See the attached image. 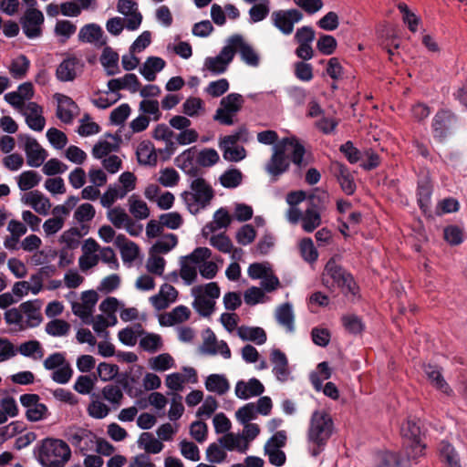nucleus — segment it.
<instances>
[{"label":"nucleus","mask_w":467,"mask_h":467,"mask_svg":"<svg viewBox=\"0 0 467 467\" xmlns=\"http://www.w3.org/2000/svg\"><path fill=\"white\" fill-rule=\"evenodd\" d=\"M273 150V155L265 165V171L274 178V181L287 171L290 160L297 166L303 163L305 149L295 138L284 139L275 145Z\"/></svg>","instance_id":"f257e3e1"},{"label":"nucleus","mask_w":467,"mask_h":467,"mask_svg":"<svg viewBox=\"0 0 467 467\" xmlns=\"http://www.w3.org/2000/svg\"><path fill=\"white\" fill-rule=\"evenodd\" d=\"M33 457L41 467H65L71 459V449L63 440L47 437L33 448Z\"/></svg>","instance_id":"f03ea898"},{"label":"nucleus","mask_w":467,"mask_h":467,"mask_svg":"<svg viewBox=\"0 0 467 467\" xmlns=\"http://www.w3.org/2000/svg\"><path fill=\"white\" fill-rule=\"evenodd\" d=\"M333 432V420L325 410L313 412L307 431L308 451L313 457L318 456Z\"/></svg>","instance_id":"7ed1b4c3"},{"label":"nucleus","mask_w":467,"mask_h":467,"mask_svg":"<svg viewBox=\"0 0 467 467\" xmlns=\"http://www.w3.org/2000/svg\"><path fill=\"white\" fill-rule=\"evenodd\" d=\"M5 320L19 331L38 327L43 321L40 301L29 300L6 310Z\"/></svg>","instance_id":"20e7f679"},{"label":"nucleus","mask_w":467,"mask_h":467,"mask_svg":"<svg viewBox=\"0 0 467 467\" xmlns=\"http://www.w3.org/2000/svg\"><path fill=\"white\" fill-rule=\"evenodd\" d=\"M214 192L212 186L202 178H195L191 182V190L182 193V198L191 213H198L206 208L213 198Z\"/></svg>","instance_id":"39448f33"},{"label":"nucleus","mask_w":467,"mask_h":467,"mask_svg":"<svg viewBox=\"0 0 467 467\" xmlns=\"http://www.w3.org/2000/svg\"><path fill=\"white\" fill-rule=\"evenodd\" d=\"M323 284L328 288H339L345 295L356 294V283L350 274L344 270L335 258L328 260L323 273Z\"/></svg>","instance_id":"423d86ee"},{"label":"nucleus","mask_w":467,"mask_h":467,"mask_svg":"<svg viewBox=\"0 0 467 467\" xmlns=\"http://www.w3.org/2000/svg\"><path fill=\"white\" fill-rule=\"evenodd\" d=\"M221 290L217 283L196 285L192 289L193 308L202 317H209L214 311L215 300L220 297Z\"/></svg>","instance_id":"0eeeda50"},{"label":"nucleus","mask_w":467,"mask_h":467,"mask_svg":"<svg viewBox=\"0 0 467 467\" xmlns=\"http://www.w3.org/2000/svg\"><path fill=\"white\" fill-rule=\"evenodd\" d=\"M212 257V251L207 247H197L190 254L180 259V276L183 282L190 285L198 277L199 262Z\"/></svg>","instance_id":"6e6552de"},{"label":"nucleus","mask_w":467,"mask_h":467,"mask_svg":"<svg viewBox=\"0 0 467 467\" xmlns=\"http://www.w3.org/2000/svg\"><path fill=\"white\" fill-rule=\"evenodd\" d=\"M244 103V99L241 94H228L221 99L213 115V120L226 126L234 124V117L242 109Z\"/></svg>","instance_id":"1a4fd4ad"},{"label":"nucleus","mask_w":467,"mask_h":467,"mask_svg":"<svg viewBox=\"0 0 467 467\" xmlns=\"http://www.w3.org/2000/svg\"><path fill=\"white\" fill-rule=\"evenodd\" d=\"M65 436L83 454L93 451L97 447L96 436L88 429L72 426L66 431Z\"/></svg>","instance_id":"9d476101"},{"label":"nucleus","mask_w":467,"mask_h":467,"mask_svg":"<svg viewBox=\"0 0 467 467\" xmlns=\"http://www.w3.org/2000/svg\"><path fill=\"white\" fill-rule=\"evenodd\" d=\"M286 443V433L285 431L275 432L265 444V454L272 465L281 467L285 463L286 456L282 451Z\"/></svg>","instance_id":"9b49d317"},{"label":"nucleus","mask_w":467,"mask_h":467,"mask_svg":"<svg viewBox=\"0 0 467 467\" xmlns=\"http://www.w3.org/2000/svg\"><path fill=\"white\" fill-rule=\"evenodd\" d=\"M234 60V51L229 46L228 40L219 54L215 57H207L203 61L202 70L209 71L213 76L226 72L229 65Z\"/></svg>","instance_id":"f8f14e48"},{"label":"nucleus","mask_w":467,"mask_h":467,"mask_svg":"<svg viewBox=\"0 0 467 467\" xmlns=\"http://www.w3.org/2000/svg\"><path fill=\"white\" fill-rule=\"evenodd\" d=\"M18 140L25 150L27 165L33 168L40 167L47 158V150L29 135L20 134Z\"/></svg>","instance_id":"ddd939ff"},{"label":"nucleus","mask_w":467,"mask_h":467,"mask_svg":"<svg viewBox=\"0 0 467 467\" xmlns=\"http://www.w3.org/2000/svg\"><path fill=\"white\" fill-rule=\"evenodd\" d=\"M45 21L44 14L37 8L26 9L20 18L23 33L29 39H35L42 35Z\"/></svg>","instance_id":"4468645a"},{"label":"nucleus","mask_w":467,"mask_h":467,"mask_svg":"<svg viewBox=\"0 0 467 467\" xmlns=\"http://www.w3.org/2000/svg\"><path fill=\"white\" fill-rule=\"evenodd\" d=\"M302 19L303 14L297 9L276 10L271 15L273 26L285 36L291 35L295 24Z\"/></svg>","instance_id":"2eb2a0df"},{"label":"nucleus","mask_w":467,"mask_h":467,"mask_svg":"<svg viewBox=\"0 0 467 467\" xmlns=\"http://www.w3.org/2000/svg\"><path fill=\"white\" fill-rule=\"evenodd\" d=\"M19 400L21 405L26 408V416L29 421L43 420L49 415L47 407L40 402L37 394H23Z\"/></svg>","instance_id":"dca6fc26"},{"label":"nucleus","mask_w":467,"mask_h":467,"mask_svg":"<svg viewBox=\"0 0 467 467\" xmlns=\"http://www.w3.org/2000/svg\"><path fill=\"white\" fill-rule=\"evenodd\" d=\"M229 46L234 51V57L238 52L241 59L248 66L256 67L260 63V57L254 47L244 41L242 36L234 35L228 38Z\"/></svg>","instance_id":"f3484780"},{"label":"nucleus","mask_w":467,"mask_h":467,"mask_svg":"<svg viewBox=\"0 0 467 467\" xmlns=\"http://www.w3.org/2000/svg\"><path fill=\"white\" fill-rule=\"evenodd\" d=\"M200 349L205 355H221L225 359L231 358V350L227 343L223 340H218L214 333L209 328L203 335V342Z\"/></svg>","instance_id":"a211bd4d"},{"label":"nucleus","mask_w":467,"mask_h":467,"mask_svg":"<svg viewBox=\"0 0 467 467\" xmlns=\"http://www.w3.org/2000/svg\"><path fill=\"white\" fill-rule=\"evenodd\" d=\"M83 67L84 63L80 58L69 56L57 66L56 76L58 80L63 82L73 81L81 74Z\"/></svg>","instance_id":"6ab92c4d"},{"label":"nucleus","mask_w":467,"mask_h":467,"mask_svg":"<svg viewBox=\"0 0 467 467\" xmlns=\"http://www.w3.org/2000/svg\"><path fill=\"white\" fill-rule=\"evenodd\" d=\"M269 358L273 366L272 372L276 380L284 383L292 379L288 359L284 352L278 348H273Z\"/></svg>","instance_id":"aec40b11"},{"label":"nucleus","mask_w":467,"mask_h":467,"mask_svg":"<svg viewBox=\"0 0 467 467\" xmlns=\"http://www.w3.org/2000/svg\"><path fill=\"white\" fill-rule=\"evenodd\" d=\"M24 116L26 125L35 131H42L46 125L43 108L36 102L29 101L20 112Z\"/></svg>","instance_id":"412c9836"},{"label":"nucleus","mask_w":467,"mask_h":467,"mask_svg":"<svg viewBox=\"0 0 467 467\" xmlns=\"http://www.w3.org/2000/svg\"><path fill=\"white\" fill-rule=\"evenodd\" d=\"M21 202L40 215H47L51 208L49 199L38 191H30L24 193Z\"/></svg>","instance_id":"4be33fe9"},{"label":"nucleus","mask_w":467,"mask_h":467,"mask_svg":"<svg viewBox=\"0 0 467 467\" xmlns=\"http://www.w3.org/2000/svg\"><path fill=\"white\" fill-rule=\"evenodd\" d=\"M54 99L57 103V117L66 124L71 123L78 109L77 104L71 98L60 93H56Z\"/></svg>","instance_id":"5701e85b"},{"label":"nucleus","mask_w":467,"mask_h":467,"mask_svg":"<svg viewBox=\"0 0 467 467\" xmlns=\"http://www.w3.org/2000/svg\"><path fill=\"white\" fill-rule=\"evenodd\" d=\"M82 250L83 254L78 261L79 267L82 271H87L97 265L99 261V244L94 239L88 238L84 242Z\"/></svg>","instance_id":"b1692460"},{"label":"nucleus","mask_w":467,"mask_h":467,"mask_svg":"<svg viewBox=\"0 0 467 467\" xmlns=\"http://www.w3.org/2000/svg\"><path fill=\"white\" fill-rule=\"evenodd\" d=\"M264 391V385L255 378H252L247 381L239 380L234 389L236 397L241 400H248L253 397L260 396Z\"/></svg>","instance_id":"393cba45"},{"label":"nucleus","mask_w":467,"mask_h":467,"mask_svg":"<svg viewBox=\"0 0 467 467\" xmlns=\"http://www.w3.org/2000/svg\"><path fill=\"white\" fill-rule=\"evenodd\" d=\"M52 215L53 217L43 223V230L47 236L54 235L63 228L68 212L63 206H55L52 209Z\"/></svg>","instance_id":"a878e982"},{"label":"nucleus","mask_w":467,"mask_h":467,"mask_svg":"<svg viewBox=\"0 0 467 467\" xmlns=\"http://www.w3.org/2000/svg\"><path fill=\"white\" fill-rule=\"evenodd\" d=\"M177 296L178 291L171 285L164 284L157 295L150 297V301L157 310H162L175 302Z\"/></svg>","instance_id":"bb28decb"},{"label":"nucleus","mask_w":467,"mask_h":467,"mask_svg":"<svg viewBox=\"0 0 467 467\" xmlns=\"http://www.w3.org/2000/svg\"><path fill=\"white\" fill-rule=\"evenodd\" d=\"M140 81L133 73H128L122 78H112L108 82V88L110 93H119V90L127 89L131 93L140 90Z\"/></svg>","instance_id":"cd10ccee"},{"label":"nucleus","mask_w":467,"mask_h":467,"mask_svg":"<svg viewBox=\"0 0 467 467\" xmlns=\"http://www.w3.org/2000/svg\"><path fill=\"white\" fill-rule=\"evenodd\" d=\"M115 245L119 249L124 263L134 262L140 254L139 246L130 241L124 234H118L115 238Z\"/></svg>","instance_id":"c85d7f7f"},{"label":"nucleus","mask_w":467,"mask_h":467,"mask_svg":"<svg viewBox=\"0 0 467 467\" xmlns=\"http://www.w3.org/2000/svg\"><path fill=\"white\" fill-rule=\"evenodd\" d=\"M220 445L230 451H235L240 453H246L249 444L241 434L228 432L218 440Z\"/></svg>","instance_id":"c756f323"},{"label":"nucleus","mask_w":467,"mask_h":467,"mask_svg":"<svg viewBox=\"0 0 467 467\" xmlns=\"http://www.w3.org/2000/svg\"><path fill=\"white\" fill-rule=\"evenodd\" d=\"M191 310L185 306H178L171 312L161 315L159 321L161 326L171 327L190 318Z\"/></svg>","instance_id":"7c9ffc66"},{"label":"nucleus","mask_w":467,"mask_h":467,"mask_svg":"<svg viewBox=\"0 0 467 467\" xmlns=\"http://www.w3.org/2000/svg\"><path fill=\"white\" fill-rule=\"evenodd\" d=\"M136 156L140 164L154 166L157 163L158 155L150 140H142L138 144Z\"/></svg>","instance_id":"2f4dec72"},{"label":"nucleus","mask_w":467,"mask_h":467,"mask_svg":"<svg viewBox=\"0 0 467 467\" xmlns=\"http://www.w3.org/2000/svg\"><path fill=\"white\" fill-rule=\"evenodd\" d=\"M236 333L243 341H252L256 345H263L267 339L265 331L259 327L241 326Z\"/></svg>","instance_id":"473e14b6"},{"label":"nucleus","mask_w":467,"mask_h":467,"mask_svg":"<svg viewBox=\"0 0 467 467\" xmlns=\"http://www.w3.org/2000/svg\"><path fill=\"white\" fill-rule=\"evenodd\" d=\"M166 66L164 59L159 57H149L140 67V73L148 81H153L156 74L161 72Z\"/></svg>","instance_id":"72a5a7b5"},{"label":"nucleus","mask_w":467,"mask_h":467,"mask_svg":"<svg viewBox=\"0 0 467 467\" xmlns=\"http://www.w3.org/2000/svg\"><path fill=\"white\" fill-rule=\"evenodd\" d=\"M336 176L342 191L348 195H352L356 191V183L349 170L345 165L337 163Z\"/></svg>","instance_id":"f704fd0d"},{"label":"nucleus","mask_w":467,"mask_h":467,"mask_svg":"<svg viewBox=\"0 0 467 467\" xmlns=\"http://www.w3.org/2000/svg\"><path fill=\"white\" fill-rule=\"evenodd\" d=\"M401 435L406 439V443L413 441L419 451L425 449V444L421 441V432L418 424L412 420L406 421L401 426Z\"/></svg>","instance_id":"c9c22d12"},{"label":"nucleus","mask_w":467,"mask_h":467,"mask_svg":"<svg viewBox=\"0 0 467 467\" xmlns=\"http://www.w3.org/2000/svg\"><path fill=\"white\" fill-rule=\"evenodd\" d=\"M205 389L219 396H223L230 389V384L225 376L221 374L209 375L204 382Z\"/></svg>","instance_id":"e433bc0d"},{"label":"nucleus","mask_w":467,"mask_h":467,"mask_svg":"<svg viewBox=\"0 0 467 467\" xmlns=\"http://www.w3.org/2000/svg\"><path fill=\"white\" fill-rule=\"evenodd\" d=\"M323 212L308 206L303 213L301 222L302 229L306 233H312L322 223Z\"/></svg>","instance_id":"4c0bfd02"},{"label":"nucleus","mask_w":467,"mask_h":467,"mask_svg":"<svg viewBox=\"0 0 467 467\" xmlns=\"http://www.w3.org/2000/svg\"><path fill=\"white\" fill-rule=\"evenodd\" d=\"M275 318L277 322L285 327L288 332H293L294 326V312L290 303H284L280 305L275 310Z\"/></svg>","instance_id":"58836bf2"},{"label":"nucleus","mask_w":467,"mask_h":467,"mask_svg":"<svg viewBox=\"0 0 467 467\" xmlns=\"http://www.w3.org/2000/svg\"><path fill=\"white\" fill-rule=\"evenodd\" d=\"M233 220V216L230 215L228 211L224 208L218 209L214 214L213 221L206 224L204 231L213 233L215 231L227 228Z\"/></svg>","instance_id":"ea45409f"},{"label":"nucleus","mask_w":467,"mask_h":467,"mask_svg":"<svg viewBox=\"0 0 467 467\" xmlns=\"http://www.w3.org/2000/svg\"><path fill=\"white\" fill-rule=\"evenodd\" d=\"M16 352L35 361L40 360L44 357V348L37 340H29L20 344Z\"/></svg>","instance_id":"a19ab883"},{"label":"nucleus","mask_w":467,"mask_h":467,"mask_svg":"<svg viewBox=\"0 0 467 467\" xmlns=\"http://www.w3.org/2000/svg\"><path fill=\"white\" fill-rule=\"evenodd\" d=\"M140 347L149 353H156L163 347L162 337L156 333L145 332L140 335Z\"/></svg>","instance_id":"79ce46f5"},{"label":"nucleus","mask_w":467,"mask_h":467,"mask_svg":"<svg viewBox=\"0 0 467 467\" xmlns=\"http://www.w3.org/2000/svg\"><path fill=\"white\" fill-rule=\"evenodd\" d=\"M100 63L109 76L116 75L119 69V55L112 48L106 47L100 57Z\"/></svg>","instance_id":"37998d69"},{"label":"nucleus","mask_w":467,"mask_h":467,"mask_svg":"<svg viewBox=\"0 0 467 467\" xmlns=\"http://www.w3.org/2000/svg\"><path fill=\"white\" fill-rule=\"evenodd\" d=\"M138 444L140 448L146 451L145 454H157L161 452L164 447L163 443L150 432L140 434Z\"/></svg>","instance_id":"c03bdc74"},{"label":"nucleus","mask_w":467,"mask_h":467,"mask_svg":"<svg viewBox=\"0 0 467 467\" xmlns=\"http://www.w3.org/2000/svg\"><path fill=\"white\" fill-rule=\"evenodd\" d=\"M129 211L137 220H145L150 216L147 203L137 195L130 196L128 200Z\"/></svg>","instance_id":"a18cd8bd"},{"label":"nucleus","mask_w":467,"mask_h":467,"mask_svg":"<svg viewBox=\"0 0 467 467\" xmlns=\"http://www.w3.org/2000/svg\"><path fill=\"white\" fill-rule=\"evenodd\" d=\"M424 372L428 379L432 384V386H434L436 389H440L441 392L445 394H450L451 389L444 380L441 371L437 367L432 365H427L424 367Z\"/></svg>","instance_id":"49530a36"},{"label":"nucleus","mask_w":467,"mask_h":467,"mask_svg":"<svg viewBox=\"0 0 467 467\" xmlns=\"http://www.w3.org/2000/svg\"><path fill=\"white\" fill-rule=\"evenodd\" d=\"M451 119V113L446 110L439 111L435 115L432 124L435 137L441 139L445 136L446 130L449 128Z\"/></svg>","instance_id":"de8ad7c7"},{"label":"nucleus","mask_w":467,"mask_h":467,"mask_svg":"<svg viewBox=\"0 0 467 467\" xmlns=\"http://www.w3.org/2000/svg\"><path fill=\"white\" fill-rule=\"evenodd\" d=\"M103 35L102 28L97 24H88L78 32V40L84 43H98Z\"/></svg>","instance_id":"09e8293b"},{"label":"nucleus","mask_w":467,"mask_h":467,"mask_svg":"<svg viewBox=\"0 0 467 467\" xmlns=\"http://www.w3.org/2000/svg\"><path fill=\"white\" fill-rule=\"evenodd\" d=\"M441 462L446 467H462L459 456L454 448L446 441H441L439 447Z\"/></svg>","instance_id":"8fccbe9b"},{"label":"nucleus","mask_w":467,"mask_h":467,"mask_svg":"<svg viewBox=\"0 0 467 467\" xmlns=\"http://www.w3.org/2000/svg\"><path fill=\"white\" fill-rule=\"evenodd\" d=\"M178 244V238L174 234H168L159 238L150 248L151 254H167Z\"/></svg>","instance_id":"3c124183"},{"label":"nucleus","mask_w":467,"mask_h":467,"mask_svg":"<svg viewBox=\"0 0 467 467\" xmlns=\"http://www.w3.org/2000/svg\"><path fill=\"white\" fill-rule=\"evenodd\" d=\"M150 369L163 372L175 367V360L169 353H162L149 359Z\"/></svg>","instance_id":"603ef678"},{"label":"nucleus","mask_w":467,"mask_h":467,"mask_svg":"<svg viewBox=\"0 0 467 467\" xmlns=\"http://www.w3.org/2000/svg\"><path fill=\"white\" fill-rule=\"evenodd\" d=\"M117 323V318L115 315H109L107 317L103 315H99L95 318L92 317V326L94 331L98 334V336L107 338L109 336V332L107 331V327L109 326H114Z\"/></svg>","instance_id":"864d4df0"},{"label":"nucleus","mask_w":467,"mask_h":467,"mask_svg":"<svg viewBox=\"0 0 467 467\" xmlns=\"http://www.w3.org/2000/svg\"><path fill=\"white\" fill-rule=\"evenodd\" d=\"M307 199L308 206L316 208L323 213L327 210L330 201L329 193L319 188H316Z\"/></svg>","instance_id":"5fc2aeb1"},{"label":"nucleus","mask_w":467,"mask_h":467,"mask_svg":"<svg viewBox=\"0 0 467 467\" xmlns=\"http://www.w3.org/2000/svg\"><path fill=\"white\" fill-rule=\"evenodd\" d=\"M108 137L112 140H100L96 143L92 149V155L95 159H104L110 152L114 151L118 148L116 139L114 136L109 134Z\"/></svg>","instance_id":"6e6d98bb"},{"label":"nucleus","mask_w":467,"mask_h":467,"mask_svg":"<svg viewBox=\"0 0 467 467\" xmlns=\"http://www.w3.org/2000/svg\"><path fill=\"white\" fill-rule=\"evenodd\" d=\"M143 334L141 325L137 324L133 327H126L120 330L118 334L119 341L129 347H133L138 341V337Z\"/></svg>","instance_id":"4d7b16f0"},{"label":"nucleus","mask_w":467,"mask_h":467,"mask_svg":"<svg viewBox=\"0 0 467 467\" xmlns=\"http://www.w3.org/2000/svg\"><path fill=\"white\" fill-rule=\"evenodd\" d=\"M41 181V176L35 171H25L17 177V185L21 191H29Z\"/></svg>","instance_id":"13d9d810"},{"label":"nucleus","mask_w":467,"mask_h":467,"mask_svg":"<svg viewBox=\"0 0 467 467\" xmlns=\"http://www.w3.org/2000/svg\"><path fill=\"white\" fill-rule=\"evenodd\" d=\"M270 12V1L262 0L254 4L248 11L250 22L258 23L267 17Z\"/></svg>","instance_id":"bf43d9fd"},{"label":"nucleus","mask_w":467,"mask_h":467,"mask_svg":"<svg viewBox=\"0 0 467 467\" xmlns=\"http://www.w3.org/2000/svg\"><path fill=\"white\" fill-rule=\"evenodd\" d=\"M219 181L224 188L234 189L242 183L243 174L238 169H229L220 176Z\"/></svg>","instance_id":"052dcab7"},{"label":"nucleus","mask_w":467,"mask_h":467,"mask_svg":"<svg viewBox=\"0 0 467 467\" xmlns=\"http://www.w3.org/2000/svg\"><path fill=\"white\" fill-rule=\"evenodd\" d=\"M203 110L204 103L197 97H190L182 104V112L191 118L199 116Z\"/></svg>","instance_id":"680f3d73"},{"label":"nucleus","mask_w":467,"mask_h":467,"mask_svg":"<svg viewBox=\"0 0 467 467\" xmlns=\"http://www.w3.org/2000/svg\"><path fill=\"white\" fill-rule=\"evenodd\" d=\"M87 411L91 418L100 420L109 415L110 409L99 397H96L89 402Z\"/></svg>","instance_id":"e2e57ef3"},{"label":"nucleus","mask_w":467,"mask_h":467,"mask_svg":"<svg viewBox=\"0 0 467 467\" xmlns=\"http://www.w3.org/2000/svg\"><path fill=\"white\" fill-rule=\"evenodd\" d=\"M107 217L110 223L118 229H122L126 223L130 222V219L126 211L120 207L109 209Z\"/></svg>","instance_id":"0e129e2a"},{"label":"nucleus","mask_w":467,"mask_h":467,"mask_svg":"<svg viewBox=\"0 0 467 467\" xmlns=\"http://www.w3.org/2000/svg\"><path fill=\"white\" fill-rule=\"evenodd\" d=\"M45 330L52 337H63L68 334L70 325L62 319H53L47 323Z\"/></svg>","instance_id":"69168bd1"},{"label":"nucleus","mask_w":467,"mask_h":467,"mask_svg":"<svg viewBox=\"0 0 467 467\" xmlns=\"http://www.w3.org/2000/svg\"><path fill=\"white\" fill-rule=\"evenodd\" d=\"M218 152L212 148H205L200 150L196 156V162L202 167H211L219 161Z\"/></svg>","instance_id":"338daca9"},{"label":"nucleus","mask_w":467,"mask_h":467,"mask_svg":"<svg viewBox=\"0 0 467 467\" xmlns=\"http://www.w3.org/2000/svg\"><path fill=\"white\" fill-rule=\"evenodd\" d=\"M444 240L451 245H459L464 241V232L457 225H448L443 229Z\"/></svg>","instance_id":"774afa93"}]
</instances>
